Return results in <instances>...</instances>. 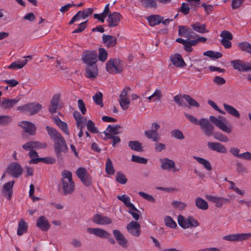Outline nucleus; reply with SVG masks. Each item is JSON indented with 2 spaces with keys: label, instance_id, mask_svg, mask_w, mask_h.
I'll return each instance as SVG.
<instances>
[{
  "label": "nucleus",
  "instance_id": "nucleus-1",
  "mask_svg": "<svg viewBox=\"0 0 251 251\" xmlns=\"http://www.w3.org/2000/svg\"><path fill=\"white\" fill-rule=\"evenodd\" d=\"M97 57L95 50H86L82 54V60L86 65L85 76L88 78H95L98 75Z\"/></svg>",
  "mask_w": 251,
  "mask_h": 251
},
{
  "label": "nucleus",
  "instance_id": "nucleus-2",
  "mask_svg": "<svg viewBox=\"0 0 251 251\" xmlns=\"http://www.w3.org/2000/svg\"><path fill=\"white\" fill-rule=\"evenodd\" d=\"M62 178L58 184L59 193L64 196L71 194L75 190V183L73 180L72 173L64 170L61 173Z\"/></svg>",
  "mask_w": 251,
  "mask_h": 251
},
{
  "label": "nucleus",
  "instance_id": "nucleus-3",
  "mask_svg": "<svg viewBox=\"0 0 251 251\" xmlns=\"http://www.w3.org/2000/svg\"><path fill=\"white\" fill-rule=\"evenodd\" d=\"M53 148L58 161L61 162L63 159L64 155L68 151V147L65 139L64 138L54 143Z\"/></svg>",
  "mask_w": 251,
  "mask_h": 251
},
{
  "label": "nucleus",
  "instance_id": "nucleus-4",
  "mask_svg": "<svg viewBox=\"0 0 251 251\" xmlns=\"http://www.w3.org/2000/svg\"><path fill=\"white\" fill-rule=\"evenodd\" d=\"M122 61L118 58H110L106 63V70L110 74L120 73L123 71Z\"/></svg>",
  "mask_w": 251,
  "mask_h": 251
},
{
  "label": "nucleus",
  "instance_id": "nucleus-5",
  "mask_svg": "<svg viewBox=\"0 0 251 251\" xmlns=\"http://www.w3.org/2000/svg\"><path fill=\"white\" fill-rule=\"evenodd\" d=\"M42 108L41 104L38 102H30L17 107V110L21 112L32 115L37 113Z\"/></svg>",
  "mask_w": 251,
  "mask_h": 251
},
{
  "label": "nucleus",
  "instance_id": "nucleus-6",
  "mask_svg": "<svg viewBox=\"0 0 251 251\" xmlns=\"http://www.w3.org/2000/svg\"><path fill=\"white\" fill-rule=\"evenodd\" d=\"M23 171L21 165L17 162H11L6 168V173L14 178L19 177L22 175Z\"/></svg>",
  "mask_w": 251,
  "mask_h": 251
},
{
  "label": "nucleus",
  "instance_id": "nucleus-7",
  "mask_svg": "<svg viewBox=\"0 0 251 251\" xmlns=\"http://www.w3.org/2000/svg\"><path fill=\"white\" fill-rule=\"evenodd\" d=\"M76 174L77 177L85 186L88 187L91 185L92 177L87 172V170L85 168H79L76 171Z\"/></svg>",
  "mask_w": 251,
  "mask_h": 251
},
{
  "label": "nucleus",
  "instance_id": "nucleus-8",
  "mask_svg": "<svg viewBox=\"0 0 251 251\" xmlns=\"http://www.w3.org/2000/svg\"><path fill=\"white\" fill-rule=\"evenodd\" d=\"M199 125L203 133L207 136H211L213 134L214 126L208 120L205 118H201L199 120Z\"/></svg>",
  "mask_w": 251,
  "mask_h": 251
},
{
  "label": "nucleus",
  "instance_id": "nucleus-9",
  "mask_svg": "<svg viewBox=\"0 0 251 251\" xmlns=\"http://www.w3.org/2000/svg\"><path fill=\"white\" fill-rule=\"evenodd\" d=\"M231 64L234 69L240 72H248L251 71V63L243 62L240 59L231 61Z\"/></svg>",
  "mask_w": 251,
  "mask_h": 251
},
{
  "label": "nucleus",
  "instance_id": "nucleus-10",
  "mask_svg": "<svg viewBox=\"0 0 251 251\" xmlns=\"http://www.w3.org/2000/svg\"><path fill=\"white\" fill-rule=\"evenodd\" d=\"M160 128V125L157 123H153L151 124V129L145 131V135L154 142H157L160 140L159 134L157 132V130Z\"/></svg>",
  "mask_w": 251,
  "mask_h": 251
},
{
  "label": "nucleus",
  "instance_id": "nucleus-11",
  "mask_svg": "<svg viewBox=\"0 0 251 251\" xmlns=\"http://www.w3.org/2000/svg\"><path fill=\"white\" fill-rule=\"evenodd\" d=\"M251 237V233H237L226 235L223 239L232 242H239L248 239Z\"/></svg>",
  "mask_w": 251,
  "mask_h": 251
},
{
  "label": "nucleus",
  "instance_id": "nucleus-12",
  "mask_svg": "<svg viewBox=\"0 0 251 251\" xmlns=\"http://www.w3.org/2000/svg\"><path fill=\"white\" fill-rule=\"evenodd\" d=\"M206 198L209 201L215 203L217 207H221L224 204L228 203L230 202V199L224 197H216L211 195L206 196Z\"/></svg>",
  "mask_w": 251,
  "mask_h": 251
},
{
  "label": "nucleus",
  "instance_id": "nucleus-13",
  "mask_svg": "<svg viewBox=\"0 0 251 251\" xmlns=\"http://www.w3.org/2000/svg\"><path fill=\"white\" fill-rule=\"evenodd\" d=\"M19 126H21L25 132L30 135H34L36 133V127L31 122L22 121L19 123Z\"/></svg>",
  "mask_w": 251,
  "mask_h": 251
},
{
  "label": "nucleus",
  "instance_id": "nucleus-14",
  "mask_svg": "<svg viewBox=\"0 0 251 251\" xmlns=\"http://www.w3.org/2000/svg\"><path fill=\"white\" fill-rule=\"evenodd\" d=\"M126 229L129 233L134 236L138 237L141 234L140 225L137 222H130L127 225Z\"/></svg>",
  "mask_w": 251,
  "mask_h": 251
},
{
  "label": "nucleus",
  "instance_id": "nucleus-15",
  "mask_svg": "<svg viewBox=\"0 0 251 251\" xmlns=\"http://www.w3.org/2000/svg\"><path fill=\"white\" fill-rule=\"evenodd\" d=\"M122 16L120 13L114 12L110 13L108 16L107 22H108V26L110 27H114L119 25Z\"/></svg>",
  "mask_w": 251,
  "mask_h": 251
},
{
  "label": "nucleus",
  "instance_id": "nucleus-16",
  "mask_svg": "<svg viewBox=\"0 0 251 251\" xmlns=\"http://www.w3.org/2000/svg\"><path fill=\"white\" fill-rule=\"evenodd\" d=\"M92 221L98 225H109L112 223L111 218L100 214H96L92 218Z\"/></svg>",
  "mask_w": 251,
  "mask_h": 251
},
{
  "label": "nucleus",
  "instance_id": "nucleus-17",
  "mask_svg": "<svg viewBox=\"0 0 251 251\" xmlns=\"http://www.w3.org/2000/svg\"><path fill=\"white\" fill-rule=\"evenodd\" d=\"M209 120L212 123L223 131L228 133L231 132L230 127H227L225 123L222 120L218 119L214 116H210L209 117Z\"/></svg>",
  "mask_w": 251,
  "mask_h": 251
},
{
  "label": "nucleus",
  "instance_id": "nucleus-18",
  "mask_svg": "<svg viewBox=\"0 0 251 251\" xmlns=\"http://www.w3.org/2000/svg\"><path fill=\"white\" fill-rule=\"evenodd\" d=\"M15 181L11 180L3 185L2 193L3 196L8 200H10L13 194V187Z\"/></svg>",
  "mask_w": 251,
  "mask_h": 251
},
{
  "label": "nucleus",
  "instance_id": "nucleus-19",
  "mask_svg": "<svg viewBox=\"0 0 251 251\" xmlns=\"http://www.w3.org/2000/svg\"><path fill=\"white\" fill-rule=\"evenodd\" d=\"M46 129L49 136L53 141L54 143L64 139L60 133L53 127L47 126Z\"/></svg>",
  "mask_w": 251,
  "mask_h": 251
},
{
  "label": "nucleus",
  "instance_id": "nucleus-20",
  "mask_svg": "<svg viewBox=\"0 0 251 251\" xmlns=\"http://www.w3.org/2000/svg\"><path fill=\"white\" fill-rule=\"evenodd\" d=\"M113 234L119 245L124 248H126L127 240L124 235L118 229L113 230Z\"/></svg>",
  "mask_w": 251,
  "mask_h": 251
},
{
  "label": "nucleus",
  "instance_id": "nucleus-21",
  "mask_svg": "<svg viewBox=\"0 0 251 251\" xmlns=\"http://www.w3.org/2000/svg\"><path fill=\"white\" fill-rule=\"evenodd\" d=\"M36 226L41 230L47 231L50 226L47 218L44 216H41L37 220Z\"/></svg>",
  "mask_w": 251,
  "mask_h": 251
},
{
  "label": "nucleus",
  "instance_id": "nucleus-22",
  "mask_svg": "<svg viewBox=\"0 0 251 251\" xmlns=\"http://www.w3.org/2000/svg\"><path fill=\"white\" fill-rule=\"evenodd\" d=\"M207 146L211 150L219 153H226L227 152L226 148L218 142H208Z\"/></svg>",
  "mask_w": 251,
  "mask_h": 251
},
{
  "label": "nucleus",
  "instance_id": "nucleus-23",
  "mask_svg": "<svg viewBox=\"0 0 251 251\" xmlns=\"http://www.w3.org/2000/svg\"><path fill=\"white\" fill-rule=\"evenodd\" d=\"M102 43L105 46L108 48L113 47L117 44V38L116 37L110 35L103 34L102 36Z\"/></svg>",
  "mask_w": 251,
  "mask_h": 251
},
{
  "label": "nucleus",
  "instance_id": "nucleus-24",
  "mask_svg": "<svg viewBox=\"0 0 251 251\" xmlns=\"http://www.w3.org/2000/svg\"><path fill=\"white\" fill-rule=\"evenodd\" d=\"M87 232L90 234H94L99 237L105 238L109 235V233L106 230L100 228H88Z\"/></svg>",
  "mask_w": 251,
  "mask_h": 251
},
{
  "label": "nucleus",
  "instance_id": "nucleus-25",
  "mask_svg": "<svg viewBox=\"0 0 251 251\" xmlns=\"http://www.w3.org/2000/svg\"><path fill=\"white\" fill-rule=\"evenodd\" d=\"M59 101L60 95L58 94L55 95L50 100V105L48 108V110L50 113L53 114L56 112Z\"/></svg>",
  "mask_w": 251,
  "mask_h": 251
},
{
  "label": "nucleus",
  "instance_id": "nucleus-26",
  "mask_svg": "<svg viewBox=\"0 0 251 251\" xmlns=\"http://www.w3.org/2000/svg\"><path fill=\"white\" fill-rule=\"evenodd\" d=\"M171 61L174 65L177 67L182 68L186 65L182 56L179 54L171 55Z\"/></svg>",
  "mask_w": 251,
  "mask_h": 251
},
{
  "label": "nucleus",
  "instance_id": "nucleus-27",
  "mask_svg": "<svg viewBox=\"0 0 251 251\" xmlns=\"http://www.w3.org/2000/svg\"><path fill=\"white\" fill-rule=\"evenodd\" d=\"M161 162V168L164 170H170L175 167V162L167 158L160 159Z\"/></svg>",
  "mask_w": 251,
  "mask_h": 251
},
{
  "label": "nucleus",
  "instance_id": "nucleus-28",
  "mask_svg": "<svg viewBox=\"0 0 251 251\" xmlns=\"http://www.w3.org/2000/svg\"><path fill=\"white\" fill-rule=\"evenodd\" d=\"M19 100V99H8L4 98L0 103L2 109H10L13 107Z\"/></svg>",
  "mask_w": 251,
  "mask_h": 251
},
{
  "label": "nucleus",
  "instance_id": "nucleus-29",
  "mask_svg": "<svg viewBox=\"0 0 251 251\" xmlns=\"http://www.w3.org/2000/svg\"><path fill=\"white\" fill-rule=\"evenodd\" d=\"M54 123L62 130L63 132L67 135L69 134L67 124L62 121L58 116L53 118Z\"/></svg>",
  "mask_w": 251,
  "mask_h": 251
},
{
  "label": "nucleus",
  "instance_id": "nucleus-30",
  "mask_svg": "<svg viewBox=\"0 0 251 251\" xmlns=\"http://www.w3.org/2000/svg\"><path fill=\"white\" fill-rule=\"evenodd\" d=\"M162 19H164V17L158 15H151L147 18L150 25L151 26H154L160 24Z\"/></svg>",
  "mask_w": 251,
  "mask_h": 251
},
{
  "label": "nucleus",
  "instance_id": "nucleus-31",
  "mask_svg": "<svg viewBox=\"0 0 251 251\" xmlns=\"http://www.w3.org/2000/svg\"><path fill=\"white\" fill-rule=\"evenodd\" d=\"M223 106L225 111L231 116L235 117L236 118H239L240 117V114L239 111L234 107L228 104L224 103Z\"/></svg>",
  "mask_w": 251,
  "mask_h": 251
},
{
  "label": "nucleus",
  "instance_id": "nucleus-32",
  "mask_svg": "<svg viewBox=\"0 0 251 251\" xmlns=\"http://www.w3.org/2000/svg\"><path fill=\"white\" fill-rule=\"evenodd\" d=\"M195 205L199 209L202 210H207L208 208L207 202L201 197L195 199Z\"/></svg>",
  "mask_w": 251,
  "mask_h": 251
},
{
  "label": "nucleus",
  "instance_id": "nucleus-33",
  "mask_svg": "<svg viewBox=\"0 0 251 251\" xmlns=\"http://www.w3.org/2000/svg\"><path fill=\"white\" fill-rule=\"evenodd\" d=\"M128 145L132 150L138 152H142L144 151L142 144L138 141H130Z\"/></svg>",
  "mask_w": 251,
  "mask_h": 251
},
{
  "label": "nucleus",
  "instance_id": "nucleus-34",
  "mask_svg": "<svg viewBox=\"0 0 251 251\" xmlns=\"http://www.w3.org/2000/svg\"><path fill=\"white\" fill-rule=\"evenodd\" d=\"M193 157L194 159H196L199 163L203 165L204 168L207 171H210L212 170V166L208 160L196 156H194Z\"/></svg>",
  "mask_w": 251,
  "mask_h": 251
},
{
  "label": "nucleus",
  "instance_id": "nucleus-35",
  "mask_svg": "<svg viewBox=\"0 0 251 251\" xmlns=\"http://www.w3.org/2000/svg\"><path fill=\"white\" fill-rule=\"evenodd\" d=\"M27 228L28 226L27 224L23 219H21L18 224L17 234L19 236H21L24 233L27 231Z\"/></svg>",
  "mask_w": 251,
  "mask_h": 251
},
{
  "label": "nucleus",
  "instance_id": "nucleus-36",
  "mask_svg": "<svg viewBox=\"0 0 251 251\" xmlns=\"http://www.w3.org/2000/svg\"><path fill=\"white\" fill-rule=\"evenodd\" d=\"M191 27L194 30L201 33H207L208 32V31L206 29L205 25H200L199 22H196L193 24L192 25Z\"/></svg>",
  "mask_w": 251,
  "mask_h": 251
},
{
  "label": "nucleus",
  "instance_id": "nucleus-37",
  "mask_svg": "<svg viewBox=\"0 0 251 251\" xmlns=\"http://www.w3.org/2000/svg\"><path fill=\"white\" fill-rule=\"evenodd\" d=\"M191 29L186 26L179 25L178 34L181 37L187 38L189 34L192 33Z\"/></svg>",
  "mask_w": 251,
  "mask_h": 251
},
{
  "label": "nucleus",
  "instance_id": "nucleus-38",
  "mask_svg": "<svg viewBox=\"0 0 251 251\" xmlns=\"http://www.w3.org/2000/svg\"><path fill=\"white\" fill-rule=\"evenodd\" d=\"M27 60L25 59L22 61L20 60L16 61L12 63L10 66H8V68L10 69H20L24 67V66L27 63Z\"/></svg>",
  "mask_w": 251,
  "mask_h": 251
},
{
  "label": "nucleus",
  "instance_id": "nucleus-39",
  "mask_svg": "<svg viewBox=\"0 0 251 251\" xmlns=\"http://www.w3.org/2000/svg\"><path fill=\"white\" fill-rule=\"evenodd\" d=\"M105 172L109 175H113L115 173L112 162L109 158H107L105 164Z\"/></svg>",
  "mask_w": 251,
  "mask_h": 251
},
{
  "label": "nucleus",
  "instance_id": "nucleus-40",
  "mask_svg": "<svg viewBox=\"0 0 251 251\" xmlns=\"http://www.w3.org/2000/svg\"><path fill=\"white\" fill-rule=\"evenodd\" d=\"M190 60L195 63H198V66L200 68H196L195 66L194 67V69L197 71L200 72L203 68H205L204 67L205 61L203 59L192 58L190 59Z\"/></svg>",
  "mask_w": 251,
  "mask_h": 251
},
{
  "label": "nucleus",
  "instance_id": "nucleus-41",
  "mask_svg": "<svg viewBox=\"0 0 251 251\" xmlns=\"http://www.w3.org/2000/svg\"><path fill=\"white\" fill-rule=\"evenodd\" d=\"M121 128V126L119 125H116L114 126H112L111 125H108L106 130L111 136H114L120 133L119 129Z\"/></svg>",
  "mask_w": 251,
  "mask_h": 251
},
{
  "label": "nucleus",
  "instance_id": "nucleus-42",
  "mask_svg": "<svg viewBox=\"0 0 251 251\" xmlns=\"http://www.w3.org/2000/svg\"><path fill=\"white\" fill-rule=\"evenodd\" d=\"M102 94L100 92H97L93 97V100L94 102L97 104L100 105L101 107L103 106L102 102Z\"/></svg>",
  "mask_w": 251,
  "mask_h": 251
},
{
  "label": "nucleus",
  "instance_id": "nucleus-43",
  "mask_svg": "<svg viewBox=\"0 0 251 251\" xmlns=\"http://www.w3.org/2000/svg\"><path fill=\"white\" fill-rule=\"evenodd\" d=\"M107 51L104 48H100L99 49V60L101 62H104L107 59Z\"/></svg>",
  "mask_w": 251,
  "mask_h": 251
},
{
  "label": "nucleus",
  "instance_id": "nucleus-44",
  "mask_svg": "<svg viewBox=\"0 0 251 251\" xmlns=\"http://www.w3.org/2000/svg\"><path fill=\"white\" fill-rule=\"evenodd\" d=\"M203 55L208 56L210 58L217 59L221 58L223 54L220 52H215L213 50H208L203 53Z\"/></svg>",
  "mask_w": 251,
  "mask_h": 251
},
{
  "label": "nucleus",
  "instance_id": "nucleus-45",
  "mask_svg": "<svg viewBox=\"0 0 251 251\" xmlns=\"http://www.w3.org/2000/svg\"><path fill=\"white\" fill-rule=\"evenodd\" d=\"M87 128L89 131L93 133H98L99 131L97 127L95 126V123L91 120L87 122Z\"/></svg>",
  "mask_w": 251,
  "mask_h": 251
},
{
  "label": "nucleus",
  "instance_id": "nucleus-46",
  "mask_svg": "<svg viewBox=\"0 0 251 251\" xmlns=\"http://www.w3.org/2000/svg\"><path fill=\"white\" fill-rule=\"evenodd\" d=\"M183 98L190 106L196 107H199L200 106L199 103L195 100L191 98L189 95H184L183 96Z\"/></svg>",
  "mask_w": 251,
  "mask_h": 251
},
{
  "label": "nucleus",
  "instance_id": "nucleus-47",
  "mask_svg": "<svg viewBox=\"0 0 251 251\" xmlns=\"http://www.w3.org/2000/svg\"><path fill=\"white\" fill-rule=\"evenodd\" d=\"M212 135L215 139L219 141L224 142H227L228 141V137L221 133L218 132H213V134H212Z\"/></svg>",
  "mask_w": 251,
  "mask_h": 251
},
{
  "label": "nucleus",
  "instance_id": "nucleus-48",
  "mask_svg": "<svg viewBox=\"0 0 251 251\" xmlns=\"http://www.w3.org/2000/svg\"><path fill=\"white\" fill-rule=\"evenodd\" d=\"M116 180L119 183L124 184L127 181L125 175L121 172H117L116 173Z\"/></svg>",
  "mask_w": 251,
  "mask_h": 251
},
{
  "label": "nucleus",
  "instance_id": "nucleus-49",
  "mask_svg": "<svg viewBox=\"0 0 251 251\" xmlns=\"http://www.w3.org/2000/svg\"><path fill=\"white\" fill-rule=\"evenodd\" d=\"M142 4L146 8H156L157 3L155 0H140Z\"/></svg>",
  "mask_w": 251,
  "mask_h": 251
},
{
  "label": "nucleus",
  "instance_id": "nucleus-50",
  "mask_svg": "<svg viewBox=\"0 0 251 251\" xmlns=\"http://www.w3.org/2000/svg\"><path fill=\"white\" fill-rule=\"evenodd\" d=\"M177 221L178 225L182 228L184 229L188 228L187 218H184V217L182 215H179L178 216Z\"/></svg>",
  "mask_w": 251,
  "mask_h": 251
},
{
  "label": "nucleus",
  "instance_id": "nucleus-51",
  "mask_svg": "<svg viewBox=\"0 0 251 251\" xmlns=\"http://www.w3.org/2000/svg\"><path fill=\"white\" fill-rule=\"evenodd\" d=\"M164 222L165 225L170 228H176L177 226L176 222L169 216H167L165 217Z\"/></svg>",
  "mask_w": 251,
  "mask_h": 251
},
{
  "label": "nucleus",
  "instance_id": "nucleus-52",
  "mask_svg": "<svg viewBox=\"0 0 251 251\" xmlns=\"http://www.w3.org/2000/svg\"><path fill=\"white\" fill-rule=\"evenodd\" d=\"M171 133L173 137L177 139L182 140L185 138L182 132L178 129H173Z\"/></svg>",
  "mask_w": 251,
  "mask_h": 251
},
{
  "label": "nucleus",
  "instance_id": "nucleus-53",
  "mask_svg": "<svg viewBox=\"0 0 251 251\" xmlns=\"http://www.w3.org/2000/svg\"><path fill=\"white\" fill-rule=\"evenodd\" d=\"M12 121V117L9 115L0 116V125L6 126Z\"/></svg>",
  "mask_w": 251,
  "mask_h": 251
},
{
  "label": "nucleus",
  "instance_id": "nucleus-54",
  "mask_svg": "<svg viewBox=\"0 0 251 251\" xmlns=\"http://www.w3.org/2000/svg\"><path fill=\"white\" fill-rule=\"evenodd\" d=\"M238 47L242 51L249 53L251 48V44L247 42H243L238 44Z\"/></svg>",
  "mask_w": 251,
  "mask_h": 251
},
{
  "label": "nucleus",
  "instance_id": "nucleus-55",
  "mask_svg": "<svg viewBox=\"0 0 251 251\" xmlns=\"http://www.w3.org/2000/svg\"><path fill=\"white\" fill-rule=\"evenodd\" d=\"M119 103L121 108L124 110H126L129 107L130 101L128 98L120 99Z\"/></svg>",
  "mask_w": 251,
  "mask_h": 251
},
{
  "label": "nucleus",
  "instance_id": "nucleus-56",
  "mask_svg": "<svg viewBox=\"0 0 251 251\" xmlns=\"http://www.w3.org/2000/svg\"><path fill=\"white\" fill-rule=\"evenodd\" d=\"M131 161L138 163L146 164L148 162V159L143 157L132 155L131 157Z\"/></svg>",
  "mask_w": 251,
  "mask_h": 251
},
{
  "label": "nucleus",
  "instance_id": "nucleus-57",
  "mask_svg": "<svg viewBox=\"0 0 251 251\" xmlns=\"http://www.w3.org/2000/svg\"><path fill=\"white\" fill-rule=\"evenodd\" d=\"M236 172L237 173L243 175L248 173L247 169L240 162H237L236 163Z\"/></svg>",
  "mask_w": 251,
  "mask_h": 251
},
{
  "label": "nucleus",
  "instance_id": "nucleus-58",
  "mask_svg": "<svg viewBox=\"0 0 251 251\" xmlns=\"http://www.w3.org/2000/svg\"><path fill=\"white\" fill-rule=\"evenodd\" d=\"M188 228L189 227H197L199 225V223L193 216H190L187 217Z\"/></svg>",
  "mask_w": 251,
  "mask_h": 251
},
{
  "label": "nucleus",
  "instance_id": "nucleus-59",
  "mask_svg": "<svg viewBox=\"0 0 251 251\" xmlns=\"http://www.w3.org/2000/svg\"><path fill=\"white\" fill-rule=\"evenodd\" d=\"M220 36L222 39L232 40V34L227 30H223L220 33Z\"/></svg>",
  "mask_w": 251,
  "mask_h": 251
},
{
  "label": "nucleus",
  "instance_id": "nucleus-60",
  "mask_svg": "<svg viewBox=\"0 0 251 251\" xmlns=\"http://www.w3.org/2000/svg\"><path fill=\"white\" fill-rule=\"evenodd\" d=\"M87 22L88 20L79 24L78 27L74 30L73 33H79L84 31L87 27L86 25Z\"/></svg>",
  "mask_w": 251,
  "mask_h": 251
},
{
  "label": "nucleus",
  "instance_id": "nucleus-61",
  "mask_svg": "<svg viewBox=\"0 0 251 251\" xmlns=\"http://www.w3.org/2000/svg\"><path fill=\"white\" fill-rule=\"evenodd\" d=\"M78 107L83 115H85L86 112V108L84 102L81 99L78 100Z\"/></svg>",
  "mask_w": 251,
  "mask_h": 251
},
{
  "label": "nucleus",
  "instance_id": "nucleus-62",
  "mask_svg": "<svg viewBox=\"0 0 251 251\" xmlns=\"http://www.w3.org/2000/svg\"><path fill=\"white\" fill-rule=\"evenodd\" d=\"M179 11L184 15L188 14L190 12V7L189 5L185 2H183L180 8Z\"/></svg>",
  "mask_w": 251,
  "mask_h": 251
},
{
  "label": "nucleus",
  "instance_id": "nucleus-63",
  "mask_svg": "<svg viewBox=\"0 0 251 251\" xmlns=\"http://www.w3.org/2000/svg\"><path fill=\"white\" fill-rule=\"evenodd\" d=\"M245 0H232L231 7L233 9L239 8L244 2Z\"/></svg>",
  "mask_w": 251,
  "mask_h": 251
},
{
  "label": "nucleus",
  "instance_id": "nucleus-64",
  "mask_svg": "<svg viewBox=\"0 0 251 251\" xmlns=\"http://www.w3.org/2000/svg\"><path fill=\"white\" fill-rule=\"evenodd\" d=\"M139 195L144 198L145 200L151 201V202H155V199L151 195H148L145 192H139Z\"/></svg>",
  "mask_w": 251,
  "mask_h": 251
}]
</instances>
